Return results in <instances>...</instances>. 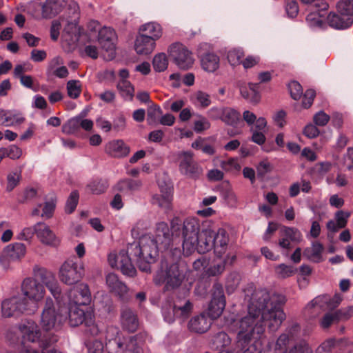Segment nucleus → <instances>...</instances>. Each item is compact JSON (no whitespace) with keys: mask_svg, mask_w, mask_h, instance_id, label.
Instances as JSON below:
<instances>
[{"mask_svg":"<svg viewBox=\"0 0 353 353\" xmlns=\"http://www.w3.org/2000/svg\"><path fill=\"white\" fill-rule=\"evenodd\" d=\"M249 298L248 314L239 322L236 336V347L242 353H261L265 326L275 332L285 319L283 306L285 296L265 289H254L251 285L245 290Z\"/></svg>","mask_w":353,"mask_h":353,"instance_id":"nucleus-1","label":"nucleus"},{"mask_svg":"<svg viewBox=\"0 0 353 353\" xmlns=\"http://www.w3.org/2000/svg\"><path fill=\"white\" fill-rule=\"evenodd\" d=\"M161 251L149 236H143L138 241L128 243L127 249L122 250L118 254L108 255L109 264L112 268H117L124 274L133 277L137 270L133 261L141 272H151V265L156 262Z\"/></svg>","mask_w":353,"mask_h":353,"instance_id":"nucleus-2","label":"nucleus"},{"mask_svg":"<svg viewBox=\"0 0 353 353\" xmlns=\"http://www.w3.org/2000/svg\"><path fill=\"white\" fill-rule=\"evenodd\" d=\"M171 230L172 235L182 236L183 248L187 254L194 251L198 252L202 230L198 219L187 218L183 223L178 219H173L171 222Z\"/></svg>","mask_w":353,"mask_h":353,"instance_id":"nucleus-3","label":"nucleus"},{"mask_svg":"<svg viewBox=\"0 0 353 353\" xmlns=\"http://www.w3.org/2000/svg\"><path fill=\"white\" fill-rule=\"evenodd\" d=\"M205 221L202 225L201 239L198 247V253L205 254L214 249V254L221 257L228 246L229 236L223 228L215 231Z\"/></svg>","mask_w":353,"mask_h":353,"instance_id":"nucleus-4","label":"nucleus"},{"mask_svg":"<svg viewBox=\"0 0 353 353\" xmlns=\"http://www.w3.org/2000/svg\"><path fill=\"white\" fill-rule=\"evenodd\" d=\"M80 17L79 4L74 1L68 3V45L79 43L85 44L91 41V36L78 26Z\"/></svg>","mask_w":353,"mask_h":353,"instance_id":"nucleus-5","label":"nucleus"},{"mask_svg":"<svg viewBox=\"0 0 353 353\" xmlns=\"http://www.w3.org/2000/svg\"><path fill=\"white\" fill-rule=\"evenodd\" d=\"M185 279L183 270H180L178 263H172L168 265L161 262V267L154 277V282L157 285L165 283L164 290L170 291L178 288Z\"/></svg>","mask_w":353,"mask_h":353,"instance_id":"nucleus-6","label":"nucleus"},{"mask_svg":"<svg viewBox=\"0 0 353 353\" xmlns=\"http://www.w3.org/2000/svg\"><path fill=\"white\" fill-rule=\"evenodd\" d=\"M35 312V306L26 302V298L22 295H15L3 301L1 303V314L5 318L16 317L27 313Z\"/></svg>","mask_w":353,"mask_h":353,"instance_id":"nucleus-7","label":"nucleus"},{"mask_svg":"<svg viewBox=\"0 0 353 353\" xmlns=\"http://www.w3.org/2000/svg\"><path fill=\"white\" fill-rule=\"evenodd\" d=\"M22 295L26 298V302L29 305L35 306V312L38 309V303L45 296V288L37 280L28 277L26 278L21 285Z\"/></svg>","mask_w":353,"mask_h":353,"instance_id":"nucleus-8","label":"nucleus"},{"mask_svg":"<svg viewBox=\"0 0 353 353\" xmlns=\"http://www.w3.org/2000/svg\"><path fill=\"white\" fill-rule=\"evenodd\" d=\"M63 317L55 309L51 299H47L41 316V327L46 331L58 330L62 324Z\"/></svg>","mask_w":353,"mask_h":353,"instance_id":"nucleus-9","label":"nucleus"},{"mask_svg":"<svg viewBox=\"0 0 353 353\" xmlns=\"http://www.w3.org/2000/svg\"><path fill=\"white\" fill-rule=\"evenodd\" d=\"M180 172L193 179H198L202 174V168L194 160L193 154L191 152L184 151L179 154Z\"/></svg>","mask_w":353,"mask_h":353,"instance_id":"nucleus-10","label":"nucleus"},{"mask_svg":"<svg viewBox=\"0 0 353 353\" xmlns=\"http://www.w3.org/2000/svg\"><path fill=\"white\" fill-rule=\"evenodd\" d=\"M68 299L77 305H88L91 303L92 296L88 284L77 283L68 289Z\"/></svg>","mask_w":353,"mask_h":353,"instance_id":"nucleus-11","label":"nucleus"},{"mask_svg":"<svg viewBox=\"0 0 353 353\" xmlns=\"http://www.w3.org/2000/svg\"><path fill=\"white\" fill-rule=\"evenodd\" d=\"M26 253V247L22 243H14L6 246L0 253V264L4 268H8L11 262L23 258Z\"/></svg>","mask_w":353,"mask_h":353,"instance_id":"nucleus-12","label":"nucleus"},{"mask_svg":"<svg viewBox=\"0 0 353 353\" xmlns=\"http://www.w3.org/2000/svg\"><path fill=\"white\" fill-rule=\"evenodd\" d=\"M225 306V297L221 283H215L212 287V300L208 307L209 316L216 319L221 316Z\"/></svg>","mask_w":353,"mask_h":353,"instance_id":"nucleus-13","label":"nucleus"},{"mask_svg":"<svg viewBox=\"0 0 353 353\" xmlns=\"http://www.w3.org/2000/svg\"><path fill=\"white\" fill-rule=\"evenodd\" d=\"M170 54L175 63L182 70H188L194 63L192 52L181 43H174L170 47Z\"/></svg>","mask_w":353,"mask_h":353,"instance_id":"nucleus-14","label":"nucleus"},{"mask_svg":"<svg viewBox=\"0 0 353 353\" xmlns=\"http://www.w3.org/2000/svg\"><path fill=\"white\" fill-rule=\"evenodd\" d=\"M106 284L111 293L114 294L123 303H127L130 299L129 289L127 285L119 280L114 273H109L106 276Z\"/></svg>","mask_w":353,"mask_h":353,"instance_id":"nucleus-15","label":"nucleus"},{"mask_svg":"<svg viewBox=\"0 0 353 353\" xmlns=\"http://www.w3.org/2000/svg\"><path fill=\"white\" fill-rule=\"evenodd\" d=\"M160 194L152 196V203L165 210L170 209L173 188L165 182L159 181Z\"/></svg>","mask_w":353,"mask_h":353,"instance_id":"nucleus-16","label":"nucleus"},{"mask_svg":"<svg viewBox=\"0 0 353 353\" xmlns=\"http://www.w3.org/2000/svg\"><path fill=\"white\" fill-rule=\"evenodd\" d=\"M172 236L173 235L170 234L168 225L165 222H160L157 224L154 235L152 240L161 251L166 250L170 246Z\"/></svg>","mask_w":353,"mask_h":353,"instance_id":"nucleus-17","label":"nucleus"},{"mask_svg":"<svg viewBox=\"0 0 353 353\" xmlns=\"http://www.w3.org/2000/svg\"><path fill=\"white\" fill-rule=\"evenodd\" d=\"M290 340L287 334L280 335L275 344V351H279V353H312V349L305 341H301L288 352L287 345Z\"/></svg>","mask_w":353,"mask_h":353,"instance_id":"nucleus-18","label":"nucleus"},{"mask_svg":"<svg viewBox=\"0 0 353 353\" xmlns=\"http://www.w3.org/2000/svg\"><path fill=\"white\" fill-rule=\"evenodd\" d=\"M18 330L22 336L23 343L26 341L34 343L41 336L38 325L34 321L31 320L22 321L19 325Z\"/></svg>","mask_w":353,"mask_h":353,"instance_id":"nucleus-19","label":"nucleus"},{"mask_svg":"<svg viewBox=\"0 0 353 353\" xmlns=\"http://www.w3.org/2000/svg\"><path fill=\"white\" fill-rule=\"evenodd\" d=\"M36 236L41 243L47 245L55 247L60 242L50 228L43 222L36 223Z\"/></svg>","mask_w":353,"mask_h":353,"instance_id":"nucleus-20","label":"nucleus"},{"mask_svg":"<svg viewBox=\"0 0 353 353\" xmlns=\"http://www.w3.org/2000/svg\"><path fill=\"white\" fill-rule=\"evenodd\" d=\"M116 34L111 28L103 27L100 29L98 34V41L101 48L107 52H110L111 59L114 57L115 50Z\"/></svg>","mask_w":353,"mask_h":353,"instance_id":"nucleus-21","label":"nucleus"},{"mask_svg":"<svg viewBox=\"0 0 353 353\" xmlns=\"http://www.w3.org/2000/svg\"><path fill=\"white\" fill-rule=\"evenodd\" d=\"M327 24L336 30H345L353 24V17H347L341 12H330L326 18Z\"/></svg>","mask_w":353,"mask_h":353,"instance_id":"nucleus-22","label":"nucleus"},{"mask_svg":"<svg viewBox=\"0 0 353 353\" xmlns=\"http://www.w3.org/2000/svg\"><path fill=\"white\" fill-rule=\"evenodd\" d=\"M193 310V303L186 299H177L174 301V317L184 321L191 314Z\"/></svg>","mask_w":353,"mask_h":353,"instance_id":"nucleus-23","label":"nucleus"},{"mask_svg":"<svg viewBox=\"0 0 353 353\" xmlns=\"http://www.w3.org/2000/svg\"><path fill=\"white\" fill-rule=\"evenodd\" d=\"M121 323L123 329L129 332H136L139 325L137 315L128 307L121 310Z\"/></svg>","mask_w":353,"mask_h":353,"instance_id":"nucleus-24","label":"nucleus"},{"mask_svg":"<svg viewBox=\"0 0 353 353\" xmlns=\"http://www.w3.org/2000/svg\"><path fill=\"white\" fill-rule=\"evenodd\" d=\"M211 319L208 318L204 313L193 316L188 324L190 331L195 333H205L211 325Z\"/></svg>","mask_w":353,"mask_h":353,"instance_id":"nucleus-25","label":"nucleus"},{"mask_svg":"<svg viewBox=\"0 0 353 353\" xmlns=\"http://www.w3.org/2000/svg\"><path fill=\"white\" fill-rule=\"evenodd\" d=\"M105 152L112 157L123 158L130 153V147L123 140H114L107 144Z\"/></svg>","mask_w":353,"mask_h":353,"instance_id":"nucleus-26","label":"nucleus"},{"mask_svg":"<svg viewBox=\"0 0 353 353\" xmlns=\"http://www.w3.org/2000/svg\"><path fill=\"white\" fill-rule=\"evenodd\" d=\"M316 6H321V8L309 13L306 17V21L311 27L323 28L325 25L323 19L325 17L328 4L326 2H322L321 6L316 4Z\"/></svg>","mask_w":353,"mask_h":353,"instance_id":"nucleus-27","label":"nucleus"},{"mask_svg":"<svg viewBox=\"0 0 353 353\" xmlns=\"http://www.w3.org/2000/svg\"><path fill=\"white\" fill-rule=\"evenodd\" d=\"M84 275V268L82 263L68 261V286L79 283Z\"/></svg>","mask_w":353,"mask_h":353,"instance_id":"nucleus-28","label":"nucleus"},{"mask_svg":"<svg viewBox=\"0 0 353 353\" xmlns=\"http://www.w3.org/2000/svg\"><path fill=\"white\" fill-rule=\"evenodd\" d=\"M155 41L152 37L145 34H139L135 40L134 49L137 54L147 55L150 54L154 49Z\"/></svg>","mask_w":353,"mask_h":353,"instance_id":"nucleus-29","label":"nucleus"},{"mask_svg":"<svg viewBox=\"0 0 353 353\" xmlns=\"http://www.w3.org/2000/svg\"><path fill=\"white\" fill-rule=\"evenodd\" d=\"M39 276L42 282L50 291L52 296L56 299H59L60 297L61 289L52 273L42 269L39 270Z\"/></svg>","mask_w":353,"mask_h":353,"instance_id":"nucleus-30","label":"nucleus"},{"mask_svg":"<svg viewBox=\"0 0 353 353\" xmlns=\"http://www.w3.org/2000/svg\"><path fill=\"white\" fill-rule=\"evenodd\" d=\"M80 305H71L68 311V319L72 327L78 326L88 321V315L85 311L79 307Z\"/></svg>","mask_w":353,"mask_h":353,"instance_id":"nucleus-31","label":"nucleus"},{"mask_svg":"<svg viewBox=\"0 0 353 353\" xmlns=\"http://www.w3.org/2000/svg\"><path fill=\"white\" fill-rule=\"evenodd\" d=\"M141 182L139 180L124 179L120 180L115 185V190L123 194L130 195L140 189Z\"/></svg>","mask_w":353,"mask_h":353,"instance_id":"nucleus-32","label":"nucleus"},{"mask_svg":"<svg viewBox=\"0 0 353 353\" xmlns=\"http://www.w3.org/2000/svg\"><path fill=\"white\" fill-rule=\"evenodd\" d=\"M25 119L20 113L10 111L0 112V125L10 127L22 123Z\"/></svg>","mask_w":353,"mask_h":353,"instance_id":"nucleus-33","label":"nucleus"},{"mask_svg":"<svg viewBox=\"0 0 353 353\" xmlns=\"http://www.w3.org/2000/svg\"><path fill=\"white\" fill-rule=\"evenodd\" d=\"M64 0H46L42 5V15L45 18H50L57 14L63 6Z\"/></svg>","mask_w":353,"mask_h":353,"instance_id":"nucleus-34","label":"nucleus"},{"mask_svg":"<svg viewBox=\"0 0 353 353\" xmlns=\"http://www.w3.org/2000/svg\"><path fill=\"white\" fill-rule=\"evenodd\" d=\"M201 66L205 71L214 72L219 65V57L214 53L208 52L201 54Z\"/></svg>","mask_w":353,"mask_h":353,"instance_id":"nucleus-35","label":"nucleus"},{"mask_svg":"<svg viewBox=\"0 0 353 353\" xmlns=\"http://www.w3.org/2000/svg\"><path fill=\"white\" fill-rule=\"evenodd\" d=\"M140 34H145L147 37H152L153 41L159 39L162 35L161 26L154 22L145 23L139 29Z\"/></svg>","mask_w":353,"mask_h":353,"instance_id":"nucleus-36","label":"nucleus"},{"mask_svg":"<svg viewBox=\"0 0 353 353\" xmlns=\"http://www.w3.org/2000/svg\"><path fill=\"white\" fill-rule=\"evenodd\" d=\"M259 87V83H250L248 88L241 87L240 88L241 94L244 99L252 103H258L260 100V94L258 92Z\"/></svg>","mask_w":353,"mask_h":353,"instance_id":"nucleus-37","label":"nucleus"},{"mask_svg":"<svg viewBox=\"0 0 353 353\" xmlns=\"http://www.w3.org/2000/svg\"><path fill=\"white\" fill-rule=\"evenodd\" d=\"M323 251V245L319 242H316L313 243L312 248H307L304 250L303 255L314 262L319 263L322 260Z\"/></svg>","mask_w":353,"mask_h":353,"instance_id":"nucleus-38","label":"nucleus"},{"mask_svg":"<svg viewBox=\"0 0 353 353\" xmlns=\"http://www.w3.org/2000/svg\"><path fill=\"white\" fill-rule=\"evenodd\" d=\"M240 117L239 112L231 108L225 107L223 110L221 121L227 125L235 126L240 120Z\"/></svg>","mask_w":353,"mask_h":353,"instance_id":"nucleus-39","label":"nucleus"},{"mask_svg":"<svg viewBox=\"0 0 353 353\" xmlns=\"http://www.w3.org/2000/svg\"><path fill=\"white\" fill-rule=\"evenodd\" d=\"M117 88L125 100H132L134 89L130 81L128 80H120L117 84Z\"/></svg>","mask_w":353,"mask_h":353,"instance_id":"nucleus-40","label":"nucleus"},{"mask_svg":"<svg viewBox=\"0 0 353 353\" xmlns=\"http://www.w3.org/2000/svg\"><path fill=\"white\" fill-rule=\"evenodd\" d=\"M124 336L105 342V349L108 353H123L125 351Z\"/></svg>","mask_w":353,"mask_h":353,"instance_id":"nucleus-41","label":"nucleus"},{"mask_svg":"<svg viewBox=\"0 0 353 353\" xmlns=\"http://www.w3.org/2000/svg\"><path fill=\"white\" fill-rule=\"evenodd\" d=\"M296 272V268L292 265H288L284 263L279 264L275 267V273L281 279H285L294 275Z\"/></svg>","mask_w":353,"mask_h":353,"instance_id":"nucleus-42","label":"nucleus"},{"mask_svg":"<svg viewBox=\"0 0 353 353\" xmlns=\"http://www.w3.org/2000/svg\"><path fill=\"white\" fill-rule=\"evenodd\" d=\"M281 236L288 238L292 242H298L301 239V234L300 231L295 228L287 226H283L281 230Z\"/></svg>","mask_w":353,"mask_h":353,"instance_id":"nucleus-43","label":"nucleus"},{"mask_svg":"<svg viewBox=\"0 0 353 353\" xmlns=\"http://www.w3.org/2000/svg\"><path fill=\"white\" fill-rule=\"evenodd\" d=\"M153 68L157 72H163L168 68V61L165 54L159 53L154 56L152 61Z\"/></svg>","mask_w":353,"mask_h":353,"instance_id":"nucleus-44","label":"nucleus"},{"mask_svg":"<svg viewBox=\"0 0 353 353\" xmlns=\"http://www.w3.org/2000/svg\"><path fill=\"white\" fill-rule=\"evenodd\" d=\"M21 178V172L16 170L10 172L7 176V185L6 190L8 192L12 191L15 187L18 185Z\"/></svg>","mask_w":353,"mask_h":353,"instance_id":"nucleus-45","label":"nucleus"},{"mask_svg":"<svg viewBox=\"0 0 353 353\" xmlns=\"http://www.w3.org/2000/svg\"><path fill=\"white\" fill-rule=\"evenodd\" d=\"M338 12L353 17V0H341L336 5Z\"/></svg>","mask_w":353,"mask_h":353,"instance_id":"nucleus-46","label":"nucleus"},{"mask_svg":"<svg viewBox=\"0 0 353 353\" xmlns=\"http://www.w3.org/2000/svg\"><path fill=\"white\" fill-rule=\"evenodd\" d=\"M244 57V52L241 48H234L228 51L227 58L232 65H236L241 63V59Z\"/></svg>","mask_w":353,"mask_h":353,"instance_id":"nucleus-47","label":"nucleus"},{"mask_svg":"<svg viewBox=\"0 0 353 353\" xmlns=\"http://www.w3.org/2000/svg\"><path fill=\"white\" fill-rule=\"evenodd\" d=\"M81 92V83L79 80L68 81V97L77 99Z\"/></svg>","mask_w":353,"mask_h":353,"instance_id":"nucleus-48","label":"nucleus"},{"mask_svg":"<svg viewBox=\"0 0 353 353\" xmlns=\"http://www.w3.org/2000/svg\"><path fill=\"white\" fill-rule=\"evenodd\" d=\"M85 345L87 348L88 353H103L104 345L99 340L88 339L85 341Z\"/></svg>","mask_w":353,"mask_h":353,"instance_id":"nucleus-49","label":"nucleus"},{"mask_svg":"<svg viewBox=\"0 0 353 353\" xmlns=\"http://www.w3.org/2000/svg\"><path fill=\"white\" fill-rule=\"evenodd\" d=\"M87 188L92 193L99 194L106 190L108 184L106 182L101 180H94L87 185Z\"/></svg>","mask_w":353,"mask_h":353,"instance_id":"nucleus-50","label":"nucleus"},{"mask_svg":"<svg viewBox=\"0 0 353 353\" xmlns=\"http://www.w3.org/2000/svg\"><path fill=\"white\" fill-rule=\"evenodd\" d=\"M226 263L227 259H224L219 263L211 265L206 270V274L209 276H215L222 274L225 269Z\"/></svg>","mask_w":353,"mask_h":353,"instance_id":"nucleus-51","label":"nucleus"},{"mask_svg":"<svg viewBox=\"0 0 353 353\" xmlns=\"http://www.w3.org/2000/svg\"><path fill=\"white\" fill-rule=\"evenodd\" d=\"M221 168L226 172L239 171L241 165L238 160L234 158H230L226 161H222L220 165Z\"/></svg>","mask_w":353,"mask_h":353,"instance_id":"nucleus-52","label":"nucleus"},{"mask_svg":"<svg viewBox=\"0 0 353 353\" xmlns=\"http://www.w3.org/2000/svg\"><path fill=\"white\" fill-rule=\"evenodd\" d=\"M340 321L339 316L337 314V311L334 313H327L323 316L321 321V325L323 328L327 329L332 323H337Z\"/></svg>","mask_w":353,"mask_h":353,"instance_id":"nucleus-53","label":"nucleus"},{"mask_svg":"<svg viewBox=\"0 0 353 353\" xmlns=\"http://www.w3.org/2000/svg\"><path fill=\"white\" fill-rule=\"evenodd\" d=\"M79 201V193L78 190H73L68 197V214L74 212Z\"/></svg>","mask_w":353,"mask_h":353,"instance_id":"nucleus-54","label":"nucleus"},{"mask_svg":"<svg viewBox=\"0 0 353 353\" xmlns=\"http://www.w3.org/2000/svg\"><path fill=\"white\" fill-rule=\"evenodd\" d=\"M288 89L290 92L291 97L294 100H299L302 94L303 90L301 85L296 81H292L288 84Z\"/></svg>","mask_w":353,"mask_h":353,"instance_id":"nucleus-55","label":"nucleus"},{"mask_svg":"<svg viewBox=\"0 0 353 353\" xmlns=\"http://www.w3.org/2000/svg\"><path fill=\"white\" fill-rule=\"evenodd\" d=\"M239 275L236 272L230 274L227 278L226 290L228 293L232 292L239 285Z\"/></svg>","mask_w":353,"mask_h":353,"instance_id":"nucleus-56","label":"nucleus"},{"mask_svg":"<svg viewBox=\"0 0 353 353\" xmlns=\"http://www.w3.org/2000/svg\"><path fill=\"white\" fill-rule=\"evenodd\" d=\"M122 336H123L121 333L119 327L114 325L107 326L105 334V342H108L110 340L112 341Z\"/></svg>","mask_w":353,"mask_h":353,"instance_id":"nucleus-57","label":"nucleus"},{"mask_svg":"<svg viewBox=\"0 0 353 353\" xmlns=\"http://www.w3.org/2000/svg\"><path fill=\"white\" fill-rule=\"evenodd\" d=\"M350 215V212L343 210H339L335 213L336 223L341 229L345 228L346 227L348 219Z\"/></svg>","mask_w":353,"mask_h":353,"instance_id":"nucleus-58","label":"nucleus"},{"mask_svg":"<svg viewBox=\"0 0 353 353\" xmlns=\"http://www.w3.org/2000/svg\"><path fill=\"white\" fill-rule=\"evenodd\" d=\"M78 124L83 129L86 131H90L92 129L93 127V121L90 119H70L68 121V125L71 126L72 125Z\"/></svg>","mask_w":353,"mask_h":353,"instance_id":"nucleus-59","label":"nucleus"},{"mask_svg":"<svg viewBox=\"0 0 353 353\" xmlns=\"http://www.w3.org/2000/svg\"><path fill=\"white\" fill-rule=\"evenodd\" d=\"M36 234V224L33 227L24 228L18 234L17 239L22 241H30Z\"/></svg>","mask_w":353,"mask_h":353,"instance_id":"nucleus-60","label":"nucleus"},{"mask_svg":"<svg viewBox=\"0 0 353 353\" xmlns=\"http://www.w3.org/2000/svg\"><path fill=\"white\" fill-rule=\"evenodd\" d=\"M128 350L132 353H142V348L138 345L137 336H130L128 341L125 344V351Z\"/></svg>","mask_w":353,"mask_h":353,"instance_id":"nucleus-61","label":"nucleus"},{"mask_svg":"<svg viewBox=\"0 0 353 353\" xmlns=\"http://www.w3.org/2000/svg\"><path fill=\"white\" fill-rule=\"evenodd\" d=\"M210 128V123L208 120L202 116H200L199 119L194 123V130L197 133H201Z\"/></svg>","mask_w":353,"mask_h":353,"instance_id":"nucleus-62","label":"nucleus"},{"mask_svg":"<svg viewBox=\"0 0 353 353\" xmlns=\"http://www.w3.org/2000/svg\"><path fill=\"white\" fill-rule=\"evenodd\" d=\"M214 343L217 344V347H226L230 343V339L225 332H219L214 336Z\"/></svg>","mask_w":353,"mask_h":353,"instance_id":"nucleus-63","label":"nucleus"},{"mask_svg":"<svg viewBox=\"0 0 353 353\" xmlns=\"http://www.w3.org/2000/svg\"><path fill=\"white\" fill-rule=\"evenodd\" d=\"M285 12L289 18H295L299 13V6L297 2L293 0L288 1L285 5Z\"/></svg>","mask_w":353,"mask_h":353,"instance_id":"nucleus-64","label":"nucleus"}]
</instances>
